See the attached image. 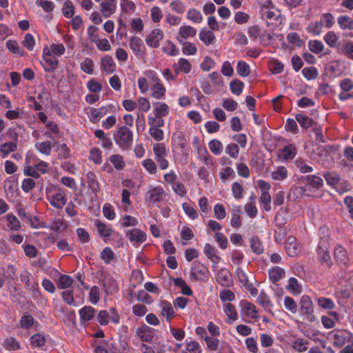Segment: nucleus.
Instances as JSON below:
<instances>
[{"mask_svg":"<svg viewBox=\"0 0 353 353\" xmlns=\"http://www.w3.org/2000/svg\"><path fill=\"white\" fill-rule=\"evenodd\" d=\"M114 139L121 149L128 150L133 142V132L126 126L119 127L114 134Z\"/></svg>","mask_w":353,"mask_h":353,"instance_id":"obj_1","label":"nucleus"},{"mask_svg":"<svg viewBox=\"0 0 353 353\" xmlns=\"http://www.w3.org/2000/svg\"><path fill=\"white\" fill-rule=\"evenodd\" d=\"M299 312L304 320L310 323L316 320L314 314V305L309 296L303 295L301 296L299 301Z\"/></svg>","mask_w":353,"mask_h":353,"instance_id":"obj_2","label":"nucleus"},{"mask_svg":"<svg viewBox=\"0 0 353 353\" xmlns=\"http://www.w3.org/2000/svg\"><path fill=\"white\" fill-rule=\"evenodd\" d=\"M330 245L327 239H321L317 248L318 259L322 265L330 268L332 261L329 252Z\"/></svg>","mask_w":353,"mask_h":353,"instance_id":"obj_3","label":"nucleus"},{"mask_svg":"<svg viewBox=\"0 0 353 353\" xmlns=\"http://www.w3.org/2000/svg\"><path fill=\"white\" fill-rule=\"evenodd\" d=\"M208 269L205 265L198 261L192 263L190 271L192 279L196 281H205L208 279Z\"/></svg>","mask_w":353,"mask_h":353,"instance_id":"obj_4","label":"nucleus"},{"mask_svg":"<svg viewBox=\"0 0 353 353\" xmlns=\"http://www.w3.org/2000/svg\"><path fill=\"white\" fill-rule=\"evenodd\" d=\"M332 337L333 344L337 347H342L346 343L349 342L352 336L351 332L345 330H334L329 334Z\"/></svg>","mask_w":353,"mask_h":353,"instance_id":"obj_5","label":"nucleus"},{"mask_svg":"<svg viewBox=\"0 0 353 353\" xmlns=\"http://www.w3.org/2000/svg\"><path fill=\"white\" fill-rule=\"evenodd\" d=\"M153 152L155 159L159 165L161 170H165L168 167V161L165 159L167 150L165 146L163 143H156L153 146Z\"/></svg>","mask_w":353,"mask_h":353,"instance_id":"obj_6","label":"nucleus"},{"mask_svg":"<svg viewBox=\"0 0 353 353\" xmlns=\"http://www.w3.org/2000/svg\"><path fill=\"white\" fill-rule=\"evenodd\" d=\"M49 201L54 208L61 209L66 204V194L62 189L58 188L50 196Z\"/></svg>","mask_w":353,"mask_h":353,"instance_id":"obj_7","label":"nucleus"},{"mask_svg":"<svg viewBox=\"0 0 353 353\" xmlns=\"http://www.w3.org/2000/svg\"><path fill=\"white\" fill-rule=\"evenodd\" d=\"M1 222L3 224L5 230L17 231L21 228L20 221L12 214H8L2 217Z\"/></svg>","mask_w":353,"mask_h":353,"instance_id":"obj_8","label":"nucleus"},{"mask_svg":"<svg viewBox=\"0 0 353 353\" xmlns=\"http://www.w3.org/2000/svg\"><path fill=\"white\" fill-rule=\"evenodd\" d=\"M117 0H103L99 5L100 12L105 18L110 17L117 10Z\"/></svg>","mask_w":353,"mask_h":353,"instance_id":"obj_9","label":"nucleus"},{"mask_svg":"<svg viewBox=\"0 0 353 353\" xmlns=\"http://www.w3.org/2000/svg\"><path fill=\"white\" fill-rule=\"evenodd\" d=\"M136 335L142 341L150 342L154 336V331L152 327L143 325V326L137 328Z\"/></svg>","mask_w":353,"mask_h":353,"instance_id":"obj_10","label":"nucleus"},{"mask_svg":"<svg viewBox=\"0 0 353 353\" xmlns=\"http://www.w3.org/2000/svg\"><path fill=\"white\" fill-rule=\"evenodd\" d=\"M163 37V31L160 29H154L147 36L145 42L149 46L157 48L159 46V42Z\"/></svg>","mask_w":353,"mask_h":353,"instance_id":"obj_11","label":"nucleus"},{"mask_svg":"<svg viewBox=\"0 0 353 353\" xmlns=\"http://www.w3.org/2000/svg\"><path fill=\"white\" fill-rule=\"evenodd\" d=\"M216 281L223 287H230L233 282L232 274L228 269L222 268L218 271Z\"/></svg>","mask_w":353,"mask_h":353,"instance_id":"obj_12","label":"nucleus"},{"mask_svg":"<svg viewBox=\"0 0 353 353\" xmlns=\"http://www.w3.org/2000/svg\"><path fill=\"white\" fill-rule=\"evenodd\" d=\"M165 192L162 188L156 187L150 190L146 194L147 200L150 203H155L163 200Z\"/></svg>","mask_w":353,"mask_h":353,"instance_id":"obj_13","label":"nucleus"},{"mask_svg":"<svg viewBox=\"0 0 353 353\" xmlns=\"http://www.w3.org/2000/svg\"><path fill=\"white\" fill-rule=\"evenodd\" d=\"M285 249L287 252V254L291 256H295L300 252V245L296 242V239L290 236L288 238L287 241L285 245Z\"/></svg>","mask_w":353,"mask_h":353,"instance_id":"obj_14","label":"nucleus"},{"mask_svg":"<svg viewBox=\"0 0 353 353\" xmlns=\"http://www.w3.org/2000/svg\"><path fill=\"white\" fill-rule=\"evenodd\" d=\"M334 258L340 266H347L349 263V258L347 251L341 245H337L334 249Z\"/></svg>","mask_w":353,"mask_h":353,"instance_id":"obj_15","label":"nucleus"},{"mask_svg":"<svg viewBox=\"0 0 353 353\" xmlns=\"http://www.w3.org/2000/svg\"><path fill=\"white\" fill-rule=\"evenodd\" d=\"M203 252L213 263V268H216L217 264L221 260V257L217 255V250L216 248L210 243H206L203 248Z\"/></svg>","mask_w":353,"mask_h":353,"instance_id":"obj_16","label":"nucleus"},{"mask_svg":"<svg viewBox=\"0 0 353 353\" xmlns=\"http://www.w3.org/2000/svg\"><path fill=\"white\" fill-rule=\"evenodd\" d=\"M129 46L135 55L138 57L143 56L145 53L143 43L138 37H132L130 40Z\"/></svg>","mask_w":353,"mask_h":353,"instance_id":"obj_17","label":"nucleus"},{"mask_svg":"<svg viewBox=\"0 0 353 353\" xmlns=\"http://www.w3.org/2000/svg\"><path fill=\"white\" fill-rule=\"evenodd\" d=\"M196 34V30L192 26H183L179 28L176 39L179 42L180 41H185L188 38L194 37Z\"/></svg>","mask_w":353,"mask_h":353,"instance_id":"obj_18","label":"nucleus"},{"mask_svg":"<svg viewBox=\"0 0 353 353\" xmlns=\"http://www.w3.org/2000/svg\"><path fill=\"white\" fill-rule=\"evenodd\" d=\"M126 236L131 242L141 243L146 240V234L139 229L134 228L127 232Z\"/></svg>","mask_w":353,"mask_h":353,"instance_id":"obj_19","label":"nucleus"},{"mask_svg":"<svg viewBox=\"0 0 353 353\" xmlns=\"http://www.w3.org/2000/svg\"><path fill=\"white\" fill-rule=\"evenodd\" d=\"M223 311L227 316L226 323L232 324L238 319V313L234 305L230 303L223 305Z\"/></svg>","mask_w":353,"mask_h":353,"instance_id":"obj_20","label":"nucleus"},{"mask_svg":"<svg viewBox=\"0 0 353 353\" xmlns=\"http://www.w3.org/2000/svg\"><path fill=\"white\" fill-rule=\"evenodd\" d=\"M296 155V149L292 144H289L285 146L283 149L279 151V158L282 160L288 161L293 159Z\"/></svg>","mask_w":353,"mask_h":353,"instance_id":"obj_21","label":"nucleus"},{"mask_svg":"<svg viewBox=\"0 0 353 353\" xmlns=\"http://www.w3.org/2000/svg\"><path fill=\"white\" fill-rule=\"evenodd\" d=\"M172 144L174 148H179L181 150L185 148L187 145V140L185 139L183 132L177 131L172 134Z\"/></svg>","mask_w":353,"mask_h":353,"instance_id":"obj_22","label":"nucleus"},{"mask_svg":"<svg viewBox=\"0 0 353 353\" xmlns=\"http://www.w3.org/2000/svg\"><path fill=\"white\" fill-rule=\"evenodd\" d=\"M14 139L15 142L10 141L2 144L0 147V152L2 154V157L4 158L9 154L14 152L17 148V141H18V136L14 134Z\"/></svg>","mask_w":353,"mask_h":353,"instance_id":"obj_23","label":"nucleus"},{"mask_svg":"<svg viewBox=\"0 0 353 353\" xmlns=\"http://www.w3.org/2000/svg\"><path fill=\"white\" fill-rule=\"evenodd\" d=\"M87 183L92 192L97 196L100 192V186L97 176L93 172H89L86 174Z\"/></svg>","mask_w":353,"mask_h":353,"instance_id":"obj_24","label":"nucleus"},{"mask_svg":"<svg viewBox=\"0 0 353 353\" xmlns=\"http://www.w3.org/2000/svg\"><path fill=\"white\" fill-rule=\"evenodd\" d=\"M94 225L97 228L99 235L102 237H110L113 233V230L111 227L101 222L100 220H95Z\"/></svg>","mask_w":353,"mask_h":353,"instance_id":"obj_25","label":"nucleus"},{"mask_svg":"<svg viewBox=\"0 0 353 353\" xmlns=\"http://www.w3.org/2000/svg\"><path fill=\"white\" fill-rule=\"evenodd\" d=\"M108 112V108L102 106L99 108H91L88 113L90 120L95 123L102 118Z\"/></svg>","mask_w":353,"mask_h":353,"instance_id":"obj_26","label":"nucleus"},{"mask_svg":"<svg viewBox=\"0 0 353 353\" xmlns=\"http://www.w3.org/2000/svg\"><path fill=\"white\" fill-rule=\"evenodd\" d=\"M199 37L200 40L206 46L212 44L215 40V36L213 31L207 29H202L199 32Z\"/></svg>","mask_w":353,"mask_h":353,"instance_id":"obj_27","label":"nucleus"},{"mask_svg":"<svg viewBox=\"0 0 353 353\" xmlns=\"http://www.w3.org/2000/svg\"><path fill=\"white\" fill-rule=\"evenodd\" d=\"M241 305L242 306V312L245 313L248 317L257 319V312L254 305L248 301H243L241 303Z\"/></svg>","mask_w":353,"mask_h":353,"instance_id":"obj_28","label":"nucleus"},{"mask_svg":"<svg viewBox=\"0 0 353 353\" xmlns=\"http://www.w3.org/2000/svg\"><path fill=\"white\" fill-rule=\"evenodd\" d=\"M81 321L85 322L91 321L94 316L95 310L92 306H84L79 312Z\"/></svg>","mask_w":353,"mask_h":353,"instance_id":"obj_29","label":"nucleus"},{"mask_svg":"<svg viewBox=\"0 0 353 353\" xmlns=\"http://www.w3.org/2000/svg\"><path fill=\"white\" fill-rule=\"evenodd\" d=\"M101 66L107 73H112L116 70V64L111 56L106 55L101 59Z\"/></svg>","mask_w":353,"mask_h":353,"instance_id":"obj_30","label":"nucleus"},{"mask_svg":"<svg viewBox=\"0 0 353 353\" xmlns=\"http://www.w3.org/2000/svg\"><path fill=\"white\" fill-rule=\"evenodd\" d=\"M153 105L154 106L155 116L157 118H163L168 114L169 107L166 103L156 102L153 103Z\"/></svg>","mask_w":353,"mask_h":353,"instance_id":"obj_31","label":"nucleus"},{"mask_svg":"<svg viewBox=\"0 0 353 353\" xmlns=\"http://www.w3.org/2000/svg\"><path fill=\"white\" fill-rule=\"evenodd\" d=\"M262 18L269 19L272 21H276L279 14L278 11L273 8L263 7L261 10Z\"/></svg>","mask_w":353,"mask_h":353,"instance_id":"obj_32","label":"nucleus"},{"mask_svg":"<svg viewBox=\"0 0 353 353\" xmlns=\"http://www.w3.org/2000/svg\"><path fill=\"white\" fill-rule=\"evenodd\" d=\"M304 180L306 181L307 185L316 189H319L323 185V179L316 175L306 176Z\"/></svg>","mask_w":353,"mask_h":353,"instance_id":"obj_33","label":"nucleus"},{"mask_svg":"<svg viewBox=\"0 0 353 353\" xmlns=\"http://www.w3.org/2000/svg\"><path fill=\"white\" fill-rule=\"evenodd\" d=\"M285 270L280 267H274L269 270V277L273 283L279 281L281 278L285 276Z\"/></svg>","mask_w":353,"mask_h":353,"instance_id":"obj_34","label":"nucleus"},{"mask_svg":"<svg viewBox=\"0 0 353 353\" xmlns=\"http://www.w3.org/2000/svg\"><path fill=\"white\" fill-rule=\"evenodd\" d=\"M286 288L293 295H299L302 292L301 285L298 283L297 279L294 277H291L289 279L288 284Z\"/></svg>","mask_w":353,"mask_h":353,"instance_id":"obj_35","label":"nucleus"},{"mask_svg":"<svg viewBox=\"0 0 353 353\" xmlns=\"http://www.w3.org/2000/svg\"><path fill=\"white\" fill-rule=\"evenodd\" d=\"M151 90L152 97L157 99H162L166 92V89L161 82L152 85Z\"/></svg>","mask_w":353,"mask_h":353,"instance_id":"obj_36","label":"nucleus"},{"mask_svg":"<svg viewBox=\"0 0 353 353\" xmlns=\"http://www.w3.org/2000/svg\"><path fill=\"white\" fill-rule=\"evenodd\" d=\"M338 24L343 30H353V19L347 15L340 16L337 19Z\"/></svg>","mask_w":353,"mask_h":353,"instance_id":"obj_37","label":"nucleus"},{"mask_svg":"<svg viewBox=\"0 0 353 353\" xmlns=\"http://www.w3.org/2000/svg\"><path fill=\"white\" fill-rule=\"evenodd\" d=\"M296 119L301 126L305 128L312 127L315 123L313 119L302 114H297L296 115Z\"/></svg>","mask_w":353,"mask_h":353,"instance_id":"obj_38","label":"nucleus"},{"mask_svg":"<svg viewBox=\"0 0 353 353\" xmlns=\"http://www.w3.org/2000/svg\"><path fill=\"white\" fill-rule=\"evenodd\" d=\"M161 305V314L165 316L168 321H170L174 314L171 303L168 301H163Z\"/></svg>","mask_w":353,"mask_h":353,"instance_id":"obj_39","label":"nucleus"},{"mask_svg":"<svg viewBox=\"0 0 353 353\" xmlns=\"http://www.w3.org/2000/svg\"><path fill=\"white\" fill-rule=\"evenodd\" d=\"M109 160L117 170H123L125 166V163L123 157L119 154L111 155L109 158Z\"/></svg>","mask_w":353,"mask_h":353,"instance_id":"obj_40","label":"nucleus"},{"mask_svg":"<svg viewBox=\"0 0 353 353\" xmlns=\"http://www.w3.org/2000/svg\"><path fill=\"white\" fill-rule=\"evenodd\" d=\"M20 280L26 284V288H30L36 282L34 281L32 275L26 270L22 271L20 274Z\"/></svg>","mask_w":353,"mask_h":353,"instance_id":"obj_41","label":"nucleus"},{"mask_svg":"<svg viewBox=\"0 0 353 353\" xmlns=\"http://www.w3.org/2000/svg\"><path fill=\"white\" fill-rule=\"evenodd\" d=\"M179 43L183 46L182 52L184 54L193 55L196 52L197 48L194 43L185 41H180Z\"/></svg>","mask_w":353,"mask_h":353,"instance_id":"obj_42","label":"nucleus"},{"mask_svg":"<svg viewBox=\"0 0 353 353\" xmlns=\"http://www.w3.org/2000/svg\"><path fill=\"white\" fill-rule=\"evenodd\" d=\"M309 342L302 338H297L292 343V347L299 352H303L307 350Z\"/></svg>","mask_w":353,"mask_h":353,"instance_id":"obj_43","label":"nucleus"},{"mask_svg":"<svg viewBox=\"0 0 353 353\" xmlns=\"http://www.w3.org/2000/svg\"><path fill=\"white\" fill-rule=\"evenodd\" d=\"M324 178L327 183L332 187H335L339 182V175L335 172H327L324 174Z\"/></svg>","mask_w":353,"mask_h":353,"instance_id":"obj_44","label":"nucleus"},{"mask_svg":"<svg viewBox=\"0 0 353 353\" xmlns=\"http://www.w3.org/2000/svg\"><path fill=\"white\" fill-rule=\"evenodd\" d=\"M250 241L251 248L255 254H260L263 253V247L258 236H252Z\"/></svg>","mask_w":353,"mask_h":353,"instance_id":"obj_45","label":"nucleus"},{"mask_svg":"<svg viewBox=\"0 0 353 353\" xmlns=\"http://www.w3.org/2000/svg\"><path fill=\"white\" fill-rule=\"evenodd\" d=\"M7 48L14 54H17L21 57L23 56V52L20 48L19 43L15 40H8L6 42Z\"/></svg>","mask_w":353,"mask_h":353,"instance_id":"obj_46","label":"nucleus"},{"mask_svg":"<svg viewBox=\"0 0 353 353\" xmlns=\"http://www.w3.org/2000/svg\"><path fill=\"white\" fill-rule=\"evenodd\" d=\"M187 18L194 23H199L203 21L201 12L194 8L190 9L187 12Z\"/></svg>","mask_w":353,"mask_h":353,"instance_id":"obj_47","label":"nucleus"},{"mask_svg":"<svg viewBox=\"0 0 353 353\" xmlns=\"http://www.w3.org/2000/svg\"><path fill=\"white\" fill-rule=\"evenodd\" d=\"M230 86L233 94L240 95L243 91L244 83L239 79H234L230 82Z\"/></svg>","mask_w":353,"mask_h":353,"instance_id":"obj_48","label":"nucleus"},{"mask_svg":"<svg viewBox=\"0 0 353 353\" xmlns=\"http://www.w3.org/2000/svg\"><path fill=\"white\" fill-rule=\"evenodd\" d=\"M30 343L34 347H41L46 344V338L41 334H35L30 337Z\"/></svg>","mask_w":353,"mask_h":353,"instance_id":"obj_49","label":"nucleus"},{"mask_svg":"<svg viewBox=\"0 0 353 353\" xmlns=\"http://www.w3.org/2000/svg\"><path fill=\"white\" fill-rule=\"evenodd\" d=\"M73 281L71 276L66 274H61L59 279L58 287L61 289L68 288L72 285Z\"/></svg>","mask_w":353,"mask_h":353,"instance_id":"obj_50","label":"nucleus"},{"mask_svg":"<svg viewBox=\"0 0 353 353\" xmlns=\"http://www.w3.org/2000/svg\"><path fill=\"white\" fill-rule=\"evenodd\" d=\"M209 148L213 154L219 155L223 151V145L220 141L213 139L209 142Z\"/></svg>","mask_w":353,"mask_h":353,"instance_id":"obj_51","label":"nucleus"},{"mask_svg":"<svg viewBox=\"0 0 353 353\" xmlns=\"http://www.w3.org/2000/svg\"><path fill=\"white\" fill-rule=\"evenodd\" d=\"M236 71L240 76L248 77L250 74V66L246 62L240 61L237 63Z\"/></svg>","mask_w":353,"mask_h":353,"instance_id":"obj_52","label":"nucleus"},{"mask_svg":"<svg viewBox=\"0 0 353 353\" xmlns=\"http://www.w3.org/2000/svg\"><path fill=\"white\" fill-rule=\"evenodd\" d=\"M308 47L310 50L315 54L322 52L324 49L323 43L318 40L310 41Z\"/></svg>","mask_w":353,"mask_h":353,"instance_id":"obj_53","label":"nucleus"},{"mask_svg":"<svg viewBox=\"0 0 353 353\" xmlns=\"http://www.w3.org/2000/svg\"><path fill=\"white\" fill-rule=\"evenodd\" d=\"M3 346L8 350L14 351L20 349V343L13 337L6 339Z\"/></svg>","mask_w":353,"mask_h":353,"instance_id":"obj_54","label":"nucleus"},{"mask_svg":"<svg viewBox=\"0 0 353 353\" xmlns=\"http://www.w3.org/2000/svg\"><path fill=\"white\" fill-rule=\"evenodd\" d=\"M319 307L325 310H332L335 307V304L331 299L320 297L317 299Z\"/></svg>","mask_w":353,"mask_h":353,"instance_id":"obj_55","label":"nucleus"},{"mask_svg":"<svg viewBox=\"0 0 353 353\" xmlns=\"http://www.w3.org/2000/svg\"><path fill=\"white\" fill-rule=\"evenodd\" d=\"M338 40V36L333 31L328 32L324 36L325 42L332 48H334L336 46Z\"/></svg>","mask_w":353,"mask_h":353,"instance_id":"obj_56","label":"nucleus"},{"mask_svg":"<svg viewBox=\"0 0 353 353\" xmlns=\"http://www.w3.org/2000/svg\"><path fill=\"white\" fill-rule=\"evenodd\" d=\"M303 75L307 80L315 79L318 77V71L314 67H307L302 70Z\"/></svg>","mask_w":353,"mask_h":353,"instance_id":"obj_57","label":"nucleus"},{"mask_svg":"<svg viewBox=\"0 0 353 353\" xmlns=\"http://www.w3.org/2000/svg\"><path fill=\"white\" fill-rule=\"evenodd\" d=\"M149 133L157 141H161L164 138L163 131L161 129L157 128V126H150Z\"/></svg>","mask_w":353,"mask_h":353,"instance_id":"obj_58","label":"nucleus"},{"mask_svg":"<svg viewBox=\"0 0 353 353\" xmlns=\"http://www.w3.org/2000/svg\"><path fill=\"white\" fill-rule=\"evenodd\" d=\"M284 305L285 309L292 314H294L297 312V304L290 296H287L284 298Z\"/></svg>","mask_w":353,"mask_h":353,"instance_id":"obj_59","label":"nucleus"},{"mask_svg":"<svg viewBox=\"0 0 353 353\" xmlns=\"http://www.w3.org/2000/svg\"><path fill=\"white\" fill-rule=\"evenodd\" d=\"M260 203L263 205V209L268 212L271 210V196L269 192H261L259 198Z\"/></svg>","mask_w":353,"mask_h":353,"instance_id":"obj_60","label":"nucleus"},{"mask_svg":"<svg viewBox=\"0 0 353 353\" xmlns=\"http://www.w3.org/2000/svg\"><path fill=\"white\" fill-rule=\"evenodd\" d=\"M220 179L223 183H225L228 178H234L235 172L230 167H225L219 173Z\"/></svg>","mask_w":353,"mask_h":353,"instance_id":"obj_61","label":"nucleus"},{"mask_svg":"<svg viewBox=\"0 0 353 353\" xmlns=\"http://www.w3.org/2000/svg\"><path fill=\"white\" fill-rule=\"evenodd\" d=\"M164 52L167 53L170 56H176L179 53V50L176 46L170 41H167L163 47Z\"/></svg>","mask_w":353,"mask_h":353,"instance_id":"obj_62","label":"nucleus"},{"mask_svg":"<svg viewBox=\"0 0 353 353\" xmlns=\"http://www.w3.org/2000/svg\"><path fill=\"white\" fill-rule=\"evenodd\" d=\"M63 14L67 18H70L74 14V7L71 1L67 0L65 1L63 8Z\"/></svg>","mask_w":353,"mask_h":353,"instance_id":"obj_63","label":"nucleus"},{"mask_svg":"<svg viewBox=\"0 0 353 353\" xmlns=\"http://www.w3.org/2000/svg\"><path fill=\"white\" fill-rule=\"evenodd\" d=\"M323 28V21H319L314 23H311L307 27L309 32L314 35H319L321 34Z\"/></svg>","mask_w":353,"mask_h":353,"instance_id":"obj_64","label":"nucleus"}]
</instances>
